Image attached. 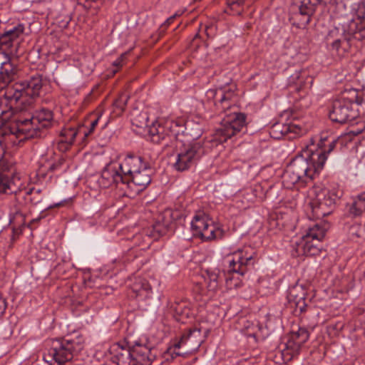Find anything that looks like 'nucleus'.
Wrapping results in <instances>:
<instances>
[{
  "instance_id": "nucleus-1",
  "label": "nucleus",
  "mask_w": 365,
  "mask_h": 365,
  "mask_svg": "<svg viewBox=\"0 0 365 365\" xmlns=\"http://www.w3.org/2000/svg\"><path fill=\"white\" fill-rule=\"evenodd\" d=\"M43 84L42 75L36 73L8 87L1 98V103L9 106L10 109H26L40 96Z\"/></svg>"
},
{
  "instance_id": "nucleus-2",
  "label": "nucleus",
  "mask_w": 365,
  "mask_h": 365,
  "mask_svg": "<svg viewBox=\"0 0 365 365\" xmlns=\"http://www.w3.org/2000/svg\"><path fill=\"white\" fill-rule=\"evenodd\" d=\"M355 33H359L357 23L348 20L346 23H335L325 36L327 48L338 56H344L351 48L353 39L359 41Z\"/></svg>"
},
{
  "instance_id": "nucleus-3",
  "label": "nucleus",
  "mask_w": 365,
  "mask_h": 365,
  "mask_svg": "<svg viewBox=\"0 0 365 365\" xmlns=\"http://www.w3.org/2000/svg\"><path fill=\"white\" fill-rule=\"evenodd\" d=\"M53 112L47 108L36 110L30 119H18L9 125L10 131L17 138L29 139L41 136V130L51 126Z\"/></svg>"
},
{
  "instance_id": "nucleus-4",
  "label": "nucleus",
  "mask_w": 365,
  "mask_h": 365,
  "mask_svg": "<svg viewBox=\"0 0 365 365\" xmlns=\"http://www.w3.org/2000/svg\"><path fill=\"white\" fill-rule=\"evenodd\" d=\"M343 190L336 183H331L321 190L316 197L311 200L309 208L313 219H322L331 214L343 195Z\"/></svg>"
},
{
  "instance_id": "nucleus-5",
  "label": "nucleus",
  "mask_w": 365,
  "mask_h": 365,
  "mask_svg": "<svg viewBox=\"0 0 365 365\" xmlns=\"http://www.w3.org/2000/svg\"><path fill=\"white\" fill-rule=\"evenodd\" d=\"M324 164V157L312 154L309 150H304L301 155L297 156L292 160L289 165L301 177L302 184H307L319 174Z\"/></svg>"
},
{
  "instance_id": "nucleus-6",
  "label": "nucleus",
  "mask_w": 365,
  "mask_h": 365,
  "mask_svg": "<svg viewBox=\"0 0 365 365\" xmlns=\"http://www.w3.org/2000/svg\"><path fill=\"white\" fill-rule=\"evenodd\" d=\"M50 346L48 355L59 365L71 361L83 349V344L80 339H51Z\"/></svg>"
},
{
  "instance_id": "nucleus-7",
  "label": "nucleus",
  "mask_w": 365,
  "mask_h": 365,
  "mask_svg": "<svg viewBox=\"0 0 365 365\" xmlns=\"http://www.w3.org/2000/svg\"><path fill=\"white\" fill-rule=\"evenodd\" d=\"M182 126L173 120L166 121L163 125L153 123L148 128V133L151 137V140L155 143H163L165 146H169L173 140L176 143V147H179V143H183L180 138V131Z\"/></svg>"
},
{
  "instance_id": "nucleus-8",
  "label": "nucleus",
  "mask_w": 365,
  "mask_h": 365,
  "mask_svg": "<svg viewBox=\"0 0 365 365\" xmlns=\"http://www.w3.org/2000/svg\"><path fill=\"white\" fill-rule=\"evenodd\" d=\"M246 115L242 113L233 112L227 115L222 121L220 127L217 128L212 141L216 144H222L232 138L245 126Z\"/></svg>"
},
{
  "instance_id": "nucleus-9",
  "label": "nucleus",
  "mask_w": 365,
  "mask_h": 365,
  "mask_svg": "<svg viewBox=\"0 0 365 365\" xmlns=\"http://www.w3.org/2000/svg\"><path fill=\"white\" fill-rule=\"evenodd\" d=\"M193 235L203 240H212L222 238L223 231L216 227L211 219L203 212H198L191 222Z\"/></svg>"
},
{
  "instance_id": "nucleus-10",
  "label": "nucleus",
  "mask_w": 365,
  "mask_h": 365,
  "mask_svg": "<svg viewBox=\"0 0 365 365\" xmlns=\"http://www.w3.org/2000/svg\"><path fill=\"white\" fill-rule=\"evenodd\" d=\"M180 144L182 148H180L177 154L173 167L176 170L182 172L192 166L202 155L204 151L202 144L199 141L187 145L182 143Z\"/></svg>"
},
{
  "instance_id": "nucleus-11",
  "label": "nucleus",
  "mask_w": 365,
  "mask_h": 365,
  "mask_svg": "<svg viewBox=\"0 0 365 365\" xmlns=\"http://www.w3.org/2000/svg\"><path fill=\"white\" fill-rule=\"evenodd\" d=\"M236 85L227 83L223 88L219 89H209L205 96L208 101H213L215 112L220 115L231 108V100L235 96Z\"/></svg>"
},
{
  "instance_id": "nucleus-12",
  "label": "nucleus",
  "mask_w": 365,
  "mask_h": 365,
  "mask_svg": "<svg viewBox=\"0 0 365 365\" xmlns=\"http://www.w3.org/2000/svg\"><path fill=\"white\" fill-rule=\"evenodd\" d=\"M24 31V24H18L0 35V58H7V56L17 55V47L19 45L18 38Z\"/></svg>"
},
{
  "instance_id": "nucleus-13",
  "label": "nucleus",
  "mask_w": 365,
  "mask_h": 365,
  "mask_svg": "<svg viewBox=\"0 0 365 365\" xmlns=\"http://www.w3.org/2000/svg\"><path fill=\"white\" fill-rule=\"evenodd\" d=\"M309 334L306 328L299 327L297 331H292L285 342L279 348L286 360H290L299 354L302 346L309 339Z\"/></svg>"
},
{
  "instance_id": "nucleus-14",
  "label": "nucleus",
  "mask_w": 365,
  "mask_h": 365,
  "mask_svg": "<svg viewBox=\"0 0 365 365\" xmlns=\"http://www.w3.org/2000/svg\"><path fill=\"white\" fill-rule=\"evenodd\" d=\"M255 252L250 247L235 252L229 262L230 272L244 275L255 264Z\"/></svg>"
},
{
  "instance_id": "nucleus-15",
  "label": "nucleus",
  "mask_w": 365,
  "mask_h": 365,
  "mask_svg": "<svg viewBox=\"0 0 365 365\" xmlns=\"http://www.w3.org/2000/svg\"><path fill=\"white\" fill-rule=\"evenodd\" d=\"M152 163L151 161L147 160L145 156L129 153L120 163L117 164L123 178L125 184H129V178H130V176L143 168L144 165H148Z\"/></svg>"
},
{
  "instance_id": "nucleus-16",
  "label": "nucleus",
  "mask_w": 365,
  "mask_h": 365,
  "mask_svg": "<svg viewBox=\"0 0 365 365\" xmlns=\"http://www.w3.org/2000/svg\"><path fill=\"white\" fill-rule=\"evenodd\" d=\"M359 115L356 108L351 106L349 103L335 100L329 111V117L334 123L339 124L345 123L354 120Z\"/></svg>"
},
{
  "instance_id": "nucleus-17",
  "label": "nucleus",
  "mask_w": 365,
  "mask_h": 365,
  "mask_svg": "<svg viewBox=\"0 0 365 365\" xmlns=\"http://www.w3.org/2000/svg\"><path fill=\"white\" fill-rule=\"evenodd\" d=\"M307 128L295 123H276L269 128V135L274 139H281L285 136L288 138H295L304 134Z\"/></svg>"
},
{
  "instance_id": "nucleus-18",
  "label": "nucleus",
  "mask_w": 365,
  "mask_h": 365,
  "mask_svg": "<svg viewBox=\"0 0 365 365\" xmlns=\"http://www.w3.org/2000/svg\"><path fill=\"white\" fill-rule=\"evenodd\" d=\"M19 72L18 65L10 56L0 58V90H6L9 83L19 78Z\"/></svg>"
},
{
  "instance_id": "nucleus-19",
  "label": "nucleus",
  "mask_w": 365,
  "mask_h": 365,
  "mask_svg": "<svg viewBox=\"0 0 365 365\" xmlns=\"http://www.w3.org/2000/svg\"><path fill=\"white\" fill-rule=\"evenodd\" d=\"M320 0H302L299 6V12L294 14V23L297 28L304 29L310 23L311 18L316 11Z\"/></svg>"
},
{
  "instance_id": "nucleus-20",
  "label": "nucleus",
  "mask_w": 365,
  "mask_h": 365,
  "mask_svg": "<svg viewBox=\"0 0 365 365\" xmlns=\"http://www.w3.org/2000/svg\"><path fill=\"white\" fill-rule=\"evenodd\" d=\"M307 292L302 285H296L289 289L288 294L289 304L294 309L293 314L300 316L307 310Z\"/></svg>"
},
{
  "instance_id": "nucleus-21",
  "label": "nucleus",
  "mask_w": 365,
  "mask_h": 365,
  "mask_svg": "<svg viewBox=\"0 0 365 365\" xmlns=\"http://www.w3.org/2000/svg\"><path fill=\"white\" fill-rule=\"evenodd\" d=\"M321 242L318 240H308L301 237L292 246V255L293 257L315 256L320 253Z\"/></svg>"
},
{
  "instance_id": "nucleus-22",
  "label": "nucleus",
  "mask_w": 365,
  "mask_h": 365,
  "mask_svg": "<svg viewBox=\"0 0 365 365\" xmlns=\"http://www.w3.org/2000/svg\"><path fill=\"white\" fill-rule=\"evenodd\" d=\"M98 182L99 185L103 188L109 187L113 184L118 185L120 182L125 184L118 165L115 163L106 165L102 170Z\"/></svg>"
},
{
  "instance_id": "nucleus-23",
  "label": "nucleus",
  "mask_w": 365,
  "mask_h": 365,
  "mask_svg": "<svg viewBox=\"0 0 365 365\" xmlns=\"http://www.w3.org/2000/svg\"><path fill=\"white\" fill-rule=\"evenodd\" d=\"M110 359L117 365H138L133 359L130 349L125 348L119 344H113L108 349Z\"/></svg>"
},
{
  "instance_id": "nucleus-24",
  "label": "nucleus",
  "mask_w": 365,
  "mask_h": 365,
  "mask_svg": "<svg viewBox=\"0 0 365 365\" xmlns=\"http://www.w3.org/2000/svg\"><path fill=\"white\" fill-rule=\"evenodd\" d=\"M12 163L9 161L4 156L0 158V194H11L12 181L8 173L12 167Z\"/></svg>"
},
{
  "instance_id": "nucleus-25",
  "label": "nucleus",
  "mask_w": 365,
  "mask_h": 365,
  "mask_svg": "<svg viewBox=\"0 0 365 365\" xmlns=\"http://www.w3.org/2000/svg\"><path fill=\"white\" fill-rule=\"evenodd\" d=\"M153 173V163L133 174L129 178V183L131 182L138 187V190H143L151 182V175Z\"/></svg>"
},
{
  "instance_id": "nucleus-26",
  "label": "nucleus",
  "mask_w": 365,
  "mask_h": 365,
  "mask_svg": "<svg viewBox=\"0 0 365 365\" xmlns=\"http://www.w3.org/2000/svg\"><path fill=\"white\" fill-rule=\"evenodd\" d=\"M337 140L334 137L328 136L327 134H322L317 143L319 150L314 151L310 149L312 154H317L320 157H324L325 161L327 160V155L336 147Z\"/></svg>"
},
{
  "instance_id": "nucleus-27",
  "label": "nucleus",
  "mask_w": 365,
  "mask_h": 365,
  "mask_svg": "<svg viewBox=\"0 0 365 365\" xmlns=\"http://www.w3.org/2000/svg\"><path fill=\"white\" fill-rule=\"evenodd\" d=\"M133 296L139 300L150 298L152 288L149 282L145 279H137L131 286Z\"/></svg>"
},
{
  "instance_id": "nucleus-28",
  "label": "nucleus",
  "mask_w": 365,
  "mask_h": 365,
  "mask_svg": "<svg viewBox=\"0 0 365 365\" xmlns=\"http://www.w3.org/2000/svg\"><path fill=\"white\" fill-rule=\"evenodd\" d=\"M133 359H136L138 364L146 359H151V348L147 344H142L140 341H135L130 349Z\"/></svg>"
},
{
  "instance_id": "nucleus-29",
  "label": "nucleus",
  "mask_w": 365,
  "mask_h": 365,
  "mask_svg": "<svg viewBox=\"0 0 365 365\" xmlns=\"http://www.w3.org/2000/svg\"><path fill=\"white\" fill-rule=\"evenodd\" d=\"M282 183L284 187L292 189L294 186L297 187H302L305 184H302L301 177L298 175L289 165L282 175Z\"/></svg>"
},
{
  "instance_id": "nucleus-30",
  "label": "nucleus",
  "mask_w": 365,
  "mask_h": 365,
  "mask_svg": "<svg viewBox=\"0 0 365 365\" xmlns=\"http://www.w3.org/2000/svg\"><path fill=\"white\" fill-rule=\"evenodd\" d=\"M348 213L352 217H358L365 212V191L356 195L351 204L347 205Z\"/></svg>"
},
{
  "instance_id": "nucleus-31",
  "label": "nucleus",
  "mask_w": 365,
  "mask_h": 365,
  "mask_svg": "<svg viewBox=\"0 0 365 365\" xmlns=\"http://www.w3.org/2000/svg\"><path fill=\"white\" fill-rule=\"evenodd\" d=\"M338 99L349 103V105L354 108L356 106L361 105L363 102L361 92L355 88L345 89Z\"/></svg>"
},
{
  "instance_id": "nucleus-32",
  "label": "nucleus",
  "mask_w": 365,
  "mask_h": 365,
  "mask_svg": "<svg viewBox=\"0 0 365 365\" xmlns=\"http://www.w3.org/2000/svg\"><path fill=\"white\" fill-rule=\"evenodd\" d=\"M327 230V226L326 225H322L320 224H315L313 226H310L306 234L302 237L306 239L312 240H318L322 242L324 239L326 232Z\"/></svg>"
},
{
  "instance_id": "nucleus-33",
  "label": "nucleus",
  "mask_w": 365,
  "mask_h": 365,
  "mask_svg": "<svg viewBox=\"0 0 365 365\" xmlns=\"http://www.w3.org/2000/svg\"><path fill=\"white\" fill-rule=\"evenodd\" d=\"M195 333H197L198 335H200V329L197 328L190 329L187 332L183 333L180 337V341L174 345V347L170 348L168 350L165 357L170 354L172 359H173L175 357L180 356V354L178 352H175V349H179L182 344H185L187 341L189 339V338Z\"/></svg>"
},
{
  "instance_id": "nucleus-34",
  "label": "nucleus",
  "mask_w": 365,
  "mask_h": 365,
  "mask_svg": "<svg viewBox=\"0 0 365 365\" xmlns=\"http://www.w3.org/2000/svg\"><path fill=\"white\" fill-rule=\"evenodd\" d=\"M220 274V270L217 269L213 270L207 269L206 271V277H205V278L207 283V288L210 291L215 292L219 288Z\"/></svg>"
},
{
  "instance_id": "nucleus-35",
  "label": "nucleus",
  "mask_w": 365,
  "mask_h": 365,
  "mask_svg": "<svg viewBox=\"0 0 365 365\" xmlns=\"http://www.w3.org/2000/svg\"><path fill=\"white\" fill-rule=\"evenodd\" d=\"M359 9L363 12V16H357L355 19H349L351 22L357 23L359 33H355L359 40H365V1L359 6Z\"/></svg>"
},
{
  "instance_id": "nucleus-36",
  "label": "nucleus",
  "mask_w": 365,
  "mask_h": 365,
  "mask_svg": "<svg viewBox=\"0 0 365 365\" xmlns=\"http://www.w3.org/2000/svg\"><path fill=\"white\" fill-rule=\"evenodd\" d=\"M245 0H227L226 12L233 15H240L243 11Z\"/></svg>"
},
{
  "instance_id": "nucleus-37",
  "label": "nucleus",
  "mask_w": 365,
  "mask_h": 365,
  "mask_svg": "<svg viewBox=\"0 0 365 365\" xmlns=\"http://www.w3.org/2000/svg\"><path fill=\"white\" fill-rule=\"evenodd\" d=\"M365 232V228L359 223L351 225L348 230V235L351 240H356L362 237Z\"/></svg>"
},
{
  "instance_id": "nucleus-38",
  "label": "nucleus",
  "mask_w": 365,
  "mask_h": 365,
  "mask_svg": "<svg viewBox=\"0 0 365 365\" xmlns=\"http://www.w3.org/2000/svg\"><path fill=\"white\" fill-rule=\"evenodd\" d=\"M174 310L175 314L180 317L178 320L187 319L192 315V311L186 302L178 303Z\"/></svg>"
},
{
  "instance_id": "nucleus-39",
  "label": "nucleus",
  "mask_w": 365,
  "mask_h": 365,
  "mask_svg": "<svg viewBox=\"0 0 365 365\" xmlns=\"http://www.w3.org/2000/svg\"><path fill=\"white\" fill-rule=\"evenodd\" d=\"M80 130H77L75 128H63L60 133V138L66 140L67 141H70L71 143H73L74 140L78 135V133L80 132Z\"/></svg>"
},
{
  "instance_id": "nucleus-40",
  "label": "nucleus",
  "mask_w": 365,
  "mask_h": 365,
  "mask_svg": "<svg viewBox=\"0 0 365 365\" xmlns=\"http://www.w3.org/2000/svg\"><path fill=\"white\" fill-rule=\"evenodd\" d=\"M313 83V78L312 76H309L308 73H307V76H304V78H302L298 83L297 84V86L294 89V91L297 92L300 91H304L307 92L309 89L312 88Z\"/></svg>"
},
{
  "instance_id": "nucleus-41",
  "label": "nucleus",
  "mask_w": 365,
  "mask_h": 365,
  "mask_svg": "<svg viewBox=\"0 0 365 365\" xmlns=\"http://www.w3.org/2000/svg\"><path fill=\"white\" fill-rule=\"evenodd\" d=\"M304 76H307V71L299 70L296 71L293 74H292L288 80V86L289 88H293L294 90L295 89L297 84L298 83L299 81L302 78H304Z\"/></svg>"
},
{
  "instance_id": "nucleus-42",
  "label": "nucleus",
  "mask_w": 365,
  "mask_h": 365,
  "mask_svg": "<svg viewBox=\"0 0 365 365\" xmlns=\"http://www.w3.org/2000/svg\"><path fill=\"white\" fill-rule=\"evenodd\" d=\"M148 118L145 113H141L138 116L133 117L132 124L138 128H147Z\"/></svg>"
},
{
  "instance_id": "nucleus-43",
  "label": "nucleus",
  "mask_w": 365,
  "mask_h": 365,
  "mask_svg": "<svg viewBox=\"0 0 365 365\" xmlns=\"http://www.w3.org/2000/svg\"><path fill=\"white\" fill-rule=\"evenodd\" d=\"M129 96L125 93L120 94L113 102V106L118 109L120 113H123L125 110Z\"/></svg>"
},
{
  "instance_id": "nucleus-44",
  "label": "nucleus",
  "mask_w": 365,
  "mask_h": 365,
  "mask_svg": "<svg viewBox=\"0 0 365 365\" xmlns=\"http://www.w3.org/2000/svg\"><path fill=\"white\" fill-rule=\"evenodd\" d=\"M101 116V113L99 112H98L97 113H95V114H91L90 115L91 121H90V125H89V129L88 131H84V133H83L85 138L88 137L89 135L93 133V132L94 131L96 127L97 126V125L98 123V120H99Z\"/></svg>"
},
{
  "instance_id": "nucleus-45",
  "label": "nucleus",
  "mask_w": 365,
  "mask_h": 365,
  "mask_svg": "<svg viewBox=\"0 0 365 365\" xmlns=\"http://www.w3.org/2000/svg\"><path fill=\"white\" fill-rule=\"evenodd\" d=\"M167 231L168 227L166 225L160 222H156L153 225L152 235L154 237H158L160 236L165 235Z\"/></svg>"
},
{
  "instance_id": "nucleus-46",
  "label": "nucleus",
  "mask_w": 365,
  "mask_h": 365,
  "mask_svg": "<svg viewBox=\"0 0 365 365\" xmlns=\"http://www.w3.org/2000/svg\"><path fill=\"white\" fill-rule=\"evenodd\" d=\"M225 284L228 289H232L240 287L241 286V281L239 278H235L233 276H228L225 279Z\"/></svg>"
},
{
  "instance_id": "nucleus-47",
  "label": "nucleus",
  "mask_w": 365,
  "mask_h": 365,
  "mask_svg": "<svg viewBox=\"0 0 365 365\" xmlns=\"http://www.w3.org/2000/svg\"><path fill=\"white\" fill-rule=\"evenodd\" d=\"M73 143L60 138L57 143V148L61 152L67 151Z\"/></svg>"
},
{
  "instance_id": "nucleus-48",
  "label": "nucleus",
  "mask_w": 365,
  "mask_h": 365,
  "mask_svg": "<svg viewBox=\"0 0 365 365\" xmlns=\"http://www.w3.org/2000/svg\"><path fill=\"white\" fill-rule=\"evenodd\" d=\"M128 53V52L122 53L115 61H113V66L118 68V69L122 67L125 63Z\"/></svg>"
},
{
  "instance_id": "nucleus-49",
  "label": "nucleus",
  "mask_w": 365,
  "mask_h": 365,
  "mask_svg": "<svg viewBox=\"0 0 365 365\" xmlns=\"http://www.w3.org/2000/svg\"><path fill=\"white\" fill-rule=\"evenodd\" d=\"M64 162H65V160L63 158L61 157V158H58V160L56 162L52 163L49 166L48 170L53 172L56 170H58L63 165Z\"/></svg>"
},
{
  "instance_id": "nucleus-50",
  "label": "nucleus",
  "mask_w": 365,
  "mask_h": 365,
  "mask_svg": "<svg viewBox=\"0 0 365 365\" xmlns=\"http://www.w3.org/2000/svg\"><path fill=\"white\" fill-rule=\"evenodd\" d=\"M6 307H7L6 301L0 294V319H1V317L4 314Z\"/></svg>"
},
{
  "instance_id": "nucleus-51",
  "label": "nucleus",
  "mask_w": 365,
  "mask_h": 365,
  "mask_svg": "<svg viewBox=\"0 0 365 365\" xmlns=\"http://www.w3.org/2000/svg\"><path fill=\"white\" fill-rule=\"evenodd\" d=\"M97 0H78V4L81 5L86 9H89L91 7V3L95 2Z\"/></svg>"
},
{
  "instance_id": "nucleus-52",
  "label": "nucleus",
  "mask_w": 365,
  "mask_h": 365,
  "mask_svg": "<svg viewBox=\"0 0 365 365\" xmlns=\"http://www.w3.org/2000/svg\"><path fill=\"white\" fill-rule=\"evenodd\" d=\"M8 114V112L5 110H2L1 112V115L0 116V127L4 124V122L9 118V115L7 116Z\"/></svg>"
},
{
  "instance_id": "nucleus-53",
  "label": "nucleus",
  "mask_w": 365,
  "mask_h": 365,
  "mask_svg": "<svg viewBox=\"0 0 365 365\" xmlns=\"http://www.w3.org/2000/svg\"><path fill=\"white\" fill-rule=\"evenodd\" d=\"M176 15H173L170 17H169L166 21L163 24V26H169L174 20V19L175 18Z\"/></svg>"
},
{
  "instance_id": "nucleus-54",
  "label": "nucleus",
  "mask_w": 365,
  "mask_h": 365,
  "mask_svg": "<svg viewBox=\"0 0 365 365\" xmlns=\"http://www.w3.org/2000/svg\"><path fill=\"white\" fill-rule=\"evenodd\" d=\"M262 191V187L261 185H256L254 188V192H258Z\"/></svg>"
},
{
  "instance_id": "nucleus-55",
  "label": "nucleus",
  "mask_w": 365,
  "mask_h": 365,
  "mask_svg": "<svg viewBox=\"0 0 365 365\" xmlns=\"http://www.w3.org/2000/svg\"><path fill=\"white\" fill-rule=\"evenodd\" d=\"M210 29H211V27L207 26H205V33H206L207 37H210L211 36V35L209 33V30Z\"/></svg>"
},
{
  "instance_id": "nucleus-56",
  "label": "nucleus",
  "mask_w": 365,
  "mask_h": 365,
  "mask_svg": "<svg viewBox=\"0 0 365 365\" xmlns=\"http://www.w3.org/2000/svg\"><path fill=\"white\" fill-rule=\"evenodd\" d=\"M259 198H260L261 200H263L264 197H265V195L264 193H262V195L257 196Z\"/></svg>"
},
{
  "instance_id": "nucleus-57",
  "label": "nucleus",
  "mask_w": 365,
  "mask_h": 365,
  "mask_svg": "<svg viewBox=\"0 0 365 365\" xmlns=\"http://www.w3.org/2000/svg\"><path fill=\"white\" fill-rule=\"evenodd\" d=\"M61 203H57V204H55L54 205H51L48 208H53V207H58L60 206Z\"/></svg>"
},
{
  "instance_id": "nucleus-58",
  "label": "nucleus",
  "mask_w": 365,
  "mask_h": 365,
  "mask_svg": "<svg viewBox=\"0 0 365 365\" xmlns=\"http://www.w3.org/2000/svg\"><path fill=\"white\" fill-rule=\"evenodd\" d=\"M18 212H19V209H18L17 207H16V208H15V211H14V212H15V213H17Z\"/></svg>"
},
{
  "instance_id": "nucleus-59",
  "label": "nucleus",
  "mask_w": 365,
  "mask_h": 365,
  "mask_svg": "<svg viewBox=\"0 0 365 365\" xmlns=\"http://www.w3.org/2000/svg\"><path fill=\"white\" fill-rule=\"evenodd\" d=\"M197 37H198V34H196V35H195V38H194V40H195V38H197Z\"/></svg>"
},
{
  "instance_id": "nucleus-60",
  "label": "nucleus",
  "mask_w": 365,
  "mask_h": 365,
  "mask_svg": "<svg viewBox=\"0 0 365 365\" xmlns=\"http://www.w3.org/2000/svg\"><path fill=\"white\" fill-rule=\"evenodd\" d=\"M14 202H16V197H14Z\"/></svg>"
},
{
  "instance_id": "nucleus-61",
  "label": "nucleus",
  "mask_w": 365,
  "mask_h": 365,
  "mask_svg": "<svg viewBox=\"0 0 365 365\" xmlns=\"http://www.w3.org/2000/svg\"><path fill=\"white\" fill-rule=\"evenodd\" d=\"M138 365H140V364H138Z\"/></svg>"
}]
</instances>
